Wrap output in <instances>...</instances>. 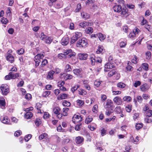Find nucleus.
Wrapping results in <instances>:
<instances>
[{"mask_svg":"<svg viewBox=\"0 0 152 152\" xmlns=\"http://www.w3.org/2000/svg\"><path fill=\"white\" fill-rule=\"evenodd\" d=\"M62 104L65 107H70L71 105L69 102L65 100L63 101Z\"/></svg>","mask_w":152,"mask_h":152,"instance_id":"nucleus-31","label":"nucleus"},{"mask_svg":"<svg viewBox=\"0 0 152 152\" xmlns=\"http://www.w3.org/2000/svg\"><path fill=\"white\" fill-rule=\"evenodd\" d=\"M44 57V56L42 54H38L35 56L34 58L35 59H39L40 60L41 59H42Z\"/></svg>","mask_w":152,"mask_h":152,"instance_id":"nucleus-35","label":"nucleus"},{"mask_svg":"<svg viewBox=\"0 0 152 152\" xmlns=\"http://www.w3.org/2000/svg\"><path fill=\"white\" fill-rule=\"evenodd\" d=\"M140 89L142 91H145L148 89L146 84H143L140 86Z\"/></svg>","mask_w":152,"mask_h":152,"instance_id":"nucleus-29","label":"nucleus"},{"mask_svg":"<svg viewBox=\"0 0 152 152\" xmlns=\"http://www.w3.org/2000/svg\"><path fill=\"white\" fill-rule=\"evenodd\" d=\"M113 112V109H107L106 110L105 112V114L106 115L109 116Z\"/></svg>","mask_w":152,"mask_h":152,"instance_id":"nucleus-40","label":"nucleus"},{"mask_svg":"<svg viewBox=\"0 0 152 152\" xmlns=\"http://www.w3.org/2000/svg\"><path fill=\"white\" fill-rule=\"evenodd\" d=\"M77 105L79 106H82L84 104V102L82 100L78 99L77 101Z\"/></svg>","mask_w":152,"mask_h":152,"instance_id":"nucleus-52","label":"nucleus"},{"mask_svg":"<svg viewBox=\"0 0 152 152\" xmlns=\"http://www.w3.org/2000/svg\"><path fill=\"white\" fill-rule=\"evenodd\" d=\"M126 110L128 112H130L132 110V105H128L126 107Z\"/></svg>","mask_w":152,"mask_h":152,"instance_id":"nucleus-57","label":"nucleus"},{"mask_svg":"<svg viewBox=\"0 0 152 152\" xmlns=\"http://www.w3.org/2000/svg\"><path fill=\"white\" fill-rule=\"evenodd\" d=\"M47 134L46 133H43L40 135L39 138L40 140H42L43 139L46 138L47 137Z\"/></svg>","mask_w":152,"mask_h":152,"instance_id":"nucleus-37","label":"nucleus"},{"mask_svg":"<svg viewBox=\"0 0 152 152\" xmlns=\"http://www.w3.org/2000/svg\"><path fill=\"white\" fill-rule=\"evenodd\" d=\"M93 118L91 116H88L85 120V123L87 124H88L92 121Z\"/></svg>","mask_w":152,"mask_h":152,"instance_id":"nucleus-32","label":"nucleus"},{"mask_svg":"<svg viewBox=\"0 0 152 152\" xmlns=\"http://www.w3.org/2000/svg\"><path fill=\"white\" fill-rule=\"evenodd\" d=\"M68 96V94H60L57 98L58 100L65 99L67 98Z\"/></svg>","mask_w":152,"mask_h":152,"instance_id":"nucleus-18","label":"nucleus"},{"mask_svg":"<svg viewBox=\"0 0 152 152\" xmlns=\"http://www.w3.org/2000/svg\"><path fill=\"white\" fill-rule=\"evenodd\" d=\"M89 23L86 21L80 22L79 23V26L83 28H85L89 25Z\"/></svg>","mask_w":152,"mask_h":152,"instance_id":"nucleus-16","label":"nucleus"},{"mask_svg":"<svg viewBox=\"0 0 152 152\" xmlns=\"http://www.w3.org/2000/svg\"><path fill=\"white\" fill-rule=\"evenodd\" d=\"M42 107V104L40 103H37L36 104V107L38 110V113H41L40 108Z\"/></svg>","mask_w":152,"mask_h":152,"instance_id":"nucleus-25","label":"nucleus"},{"mask_svg":"<svg viewBox=\"0 0 152 152\" xmlns=\"http://www.w3.org/2000/svg\"><path fill=\"white\" fill-rule=\"evenodd\" d=\"M0 89L1 91L2 94L3 95H6L9 92L10 90L9 87L6 84H3L1 85Z\"/></svg>","mask_w":152,"mask_h":152,"instance_id":"nucleus-2","label":"nucleus"},{"mask_svg":"<svg viewBox=\"0 0 152 152\" xmlns=\"http://www.w3.org/2000/svg\"><path fill=\"white\" fill-rule=\"evenodd\" d=\"M100 132L101 135L102 136H103L106 134V130H105L104 128H102V129H101Z\"/></svg>","mask_w":152,"mask_h":152,"instance_id":"nucleus-53","label":"nucleus"},{"mask_svg":"<svg viewBox=\"0 0 152 152\" xmlns=\"http://www.w3.org/2000/svg\"><path fill=\"white\" fill-rule=\"evenodd\" d=\"M6 59L9 61L11 63H12L14 61V58L12 55L10 53L8 54L7 56L6 57Z\"/></svg>","mask_w":152,"mask_h":152,"instance_id":"nucleus-12","label":"nucleus"},{"mask_svg":"<svg viewBox=\"0 0 152 152\" xmlns=\"http://www.w3.org/2000/svg\"><path fill=\"white\" fill-rule=\"evenodd\" d=\"M31 135L30 134H28L26 135L24 138L25 140L26 141H28L31 138Z\"/></svg>","mask_w":152,"mask_h":152,"instance_id":"nucleus-59","label":"nucleus"},{"mask_svg":"<svg viewBox=\"0 0 152 152\" xmlns=\"http://www.w3.org/2000/svg\"><path fill=\"white\" fill-rule=\"evenodd\" d=\"M35 123L37 126H38L41 124V120L40 119H37L35 121Z\"/></svg>","mask_w":152,"mask_h":152,"instance_id":"nucleus-54","label":"nucleus"},{"mask_svg":"<svg viewBox=\"0 0 152 152\" xmlns=\"http://www.w3.org/2000/svg\"><path fill=\"white\" fill-rule=\"evenodd\" d=\"M113 101L115 104L117 105H121L122 103V100L119 96H116L113 99Z\"/></svg>","mask_w":152,"mask_h":152,"instance_id":"nucleus-6","label":"nucleus"},{"mask_svg":"<svg viewBox=\"0 0 152 152\" xmlns=\"http://www.w3.org/2000/svg\"><path fill=\"white\" fill-rule=\"evenodd\" d=\"M145 115L146 117H152V110H149L146 112Z\"/></svg>","mask_w":152,"mask_h":152,"instance_id":"nucleus-34","label":"nucleus"},{"mask_svg":"<svg viewBox=\"0 0 152 152\" xmlns=\"http://www.w3.org/2000/svg\"><path fill=\"white\" fill-rule=\"evenodd\" d=\"M81 7L80 4H78L77 5V9L75 10V12H79L81 8Z\"/></svg>","mask_w":152,"mask_h":152,"instance_id":"nucleus-60","label":"nucleus"},{"mask_svg":"<svg viewBox=\"0 0 152 152\" xmlns=\"http://www.w3.org/2000/svg\"><path fill=\"white\" fill-rule=\"evenodd\" d=\"M126 45V42H120L119 44L121 48L125 47Z\"/></svg>","mask_w":152,"mask_h":152,"instance_id":"nucleus-58","label":"nucleus"},{"mask_svg":"<svg viewBox=\"0 0 152 152\" xmlns=\"http://www.w3.org/2000/svg\"><path fill=\"white\" fill-rule=\"evenodd\" d=\"M81 16L82 18L85 19H88L90 17V15L84 12H83L81 13Z\"/></svg>","mask_w":152,"mask_h":152,"instance_id":"nucleus-21","label":"nucleus"},{"mask_svg":"<svg viewBox=\"0 0 152 152\" xmlns=\"http://www.w3.org/2000/svg\"><path fill=\"white\" fill-rule=\"evenodd\" d=\"M1 22L2 23L6 24L8 22V20L7 18H2L1 20Z\"/></svg>","mask_w":152,"mask_h":152,"instance_id":"nucleus-55","label":"nucleus"},{"mask_svg":"<svg viewBox=\"0 0 152 152\" xmlns=\"http://www.w3.org/2000/svg\"><path fill=\"white\" fill-rule=\"evenodd\" d=\"M53 39L50 37L46 36L44 40L46 43L50 44L52 42Z\"/></svg>","mask_w":152,"mask_h":152,"instance_id":"nucleus-22","label":"nucleus"},{"mask_svg":"<svg viewBox=\"0 0 152 152\" xmlns=\"http://www.w3.org/2000/svg\"><path fill=\"white\" fill-rule=\"evenodd\" d=\"M48 63V60L47 59H44L42 61L41 66L42 67L46 65Z\"/></svg>","mask_w":152,"mask_h":152,"instance_id":"nucleus-44","label":"nucleus"},{"mask_svg":"<svg viewBox=\"0 0 152 152\" xmlns=\"http://www.w3.org/2000/svg\"><path fill=\"white\" fill-rule=\"evenodd\" d=\"M103 47L102 46H99L98 48L96 51V53L97 54H99L101 53L103 51Z\"/></svg>","mask_w":152,"mask_h":152,"instance_id":"nucleus-46","label":"nucleus"},{"mask_svg":"<svg viewBox=\"0 0 152 152\" xmlns=\"http://www.w3.org/2000/svg\"><path fill=\"white\" fill-rule=\"evenodd\" d=\"M82 36V34L80 32H76L75 33L74 35L73 36V37L76 38L77 39V40L78 38L81 37Z\"/></svg>","mask_w":152,"mask_h":152,"instance_id":"nucleus-24","label":"nucleus"},{"mask_svg":"<svg viewBox=\"0 0 152 152\" xmlns=\"http://www.w3.org/2000/svg\"><path fill=\"white\" fill-rule=\"evenodd\" d=\"M113 64L109 62L107 63L104 65V68L107 69H111L114 67Z\"/></svg>","mask_w":152,"mask_h":152,"instance_id":"nucleus-17","label":"nucleus"},{"mask_svg":"<svg viewBox=\"0 0 152 152\" xmlns=\"http://www.w3.org/2000/svg\"><path fill=\"white\" fill-rule=\"evenodd\" d=\"M98 37L101 41H102L105 39L106 35L99 33L98 34Z\"/></svg>","mask_w":152,"mask_h":152,"instance_id":"nucleus-23","label":"nucleus"},{"mask_svg":"<svg viewBox=\"0 0 152 152\" xmlns=\"http://www.w3.org/2000/svg\"><path fill=\"white\" fill-rule=\"evenodd\" d=\"M78 91L79 94L81 95H86L87 93L83 89H80L78 90Z\"/></svg>","mask_w":152,"mask_h":152,"instance_id":"nucleus-36","label":"nucleus"},{"mask_svg":"<svg viewBox=\"0 0 152 152\" xmlns=\"http://www.w3.org/2000/svg\"><path fill=\"white\" fill-rule=\"evenodd\" d=\"M10 75L11 79H15L18 78L19 77V74L18 73H15L13 72H10Z\"/></svg>","mask_w":152,"mask_h":152,"instance_id":"nucleus-13","label":"nucleus"},{"mask_svg":"<svg viewBox=\"0 0 152 152\" xmlns=\"http://www.w3.org/2000/svg\"><path fill=\"white\" fill-rule=\"evenodd\" d=\"M79 59L80 60H85L88 57V54L86 53H80L78 54Z\"/></svg>","mask_w":152,"mask_h":152,"instance_id":"nucleus-10","label":"nucleus"},{"mask_svg":"<svg viewBox=\"0 0 152 152\" xmlns=\"http://www.w3.org/2000/svg\"><path fill=\"white\" fill-rule=\"evenodd\" d=\"M1 121L4 124H7L10 122V120L7 116L1 117Z\"/></svg>","mask_w":152,"mask_h":152,"instance_id":"nucleus-9","label":"nucleus"},{"mask_svg":"<svg viewBox=\"0 0 152 152\" xmlns=\"http://www.w3.org/2000/svg\"><path fill=\"white\" fill-rule=\"evenodd\" d=\"M19 55H21L24 52V50L23 48H21L20 50L17 51Z\"/></svg>","mask_w":152,"mask_h":152,"instance_id":"nucleus-63","label":"nucleus"},{"mask_svg":"<svg viewBox=\"0 0 152 152\" xmlns=\"http://www.w3.org/2000/svg\"><path fill=\"white\" fill-rule=\"evenodd\" d=\"M142 67L144 69L147 71L148 70V65L147 63H143L142 64Z\"/></svg>","mask_w":152,"mask_h":152,"instance_id":"nucleus-42","label":"nucleus"},{"mask_svg":"<svg viewBox=\"0 0 152 152\" xmlns=\"http://www.w3.org/2000/svg\"><path fill=\"white\" fill-rule=\"evenodd\" d=\"M143 126L142 124H137L135 125V127L137 130H139L141 129Z\"/></svg>","mask_w":152,"mask_h":152,"instance_id":"nucleus-47","label":"nucleus"},{"mask_svg":"<svg viewBox=\"0 0 152 152\" xmlns=\"http://www.w3.org/2000/svg\"><path fill=\"white\" fill-rule=\"evenodd\" d=\"M116 72L115 70L113 69L109 72L108 73V75L109 77H111L115 74Z\"/></svg>","mask_w":152,"mask_h":152,"instance_id":"nucleus-43","label":"nucleus"},{"mask_svg":"<svg viewBox=\"0 0 152 152\" xmlns=\"http://www.w3.org/2000/svg\"><path fill=\"white\" fill-rule=\"evenodd\" d=\"M65 82L64 81L62 80H60L57 83L58 86L60 87L64 84Z\"/></svg>","mask_w":152,"mask_h":152,"instance_id":"nucleus-51","label":"nucleus"},{"mask_svg":"<svg viewBox=\"0 0 152 152\" xmlns=\"http://www.w3.org/2000/svg\"><path fill=\"white\" fill-rule=\"evenodd\" d=\"M60 109L58 107H56L53 109V111L55 114L57 115L60 113Z\"/></svg>","mask_w":152,"mask_h":152,"instance_id":"nucleus-45","label":"nucleus"},{"mask_svg":"<svg viewBox=\"0 0 152 152\" xmlns=\"http://www.w3.org/2000/svg\"><path fill=\"white\" fill-rule=\"evenodd\" d=\"M121 15L127 17L129 15V13L128 12V10L126 7L121 9Z\"/></svg>","mask_w":152,"mask_h":152,"instance_id":"nucleus-14","label":"nucleus"},{"mask_svg":"<svg viewBox=\"0 0 152 152\" xmlns=\"http://www.w3.org/2000/svg\"><path fill=\"white\" fill-rule=\"evenodd\" d=\"M63 54L64 56L67 55V57L69 58L75 56L76 53L74 52H72V50L69 49L65 50Z\"/></svg>","mask_w":152,"mask_h":152,"instance_id":"nucleus-3","label":"nucleus"},{"mask_svg":"<svg viewBox=\"0 0 152 152\" xmlns=\"http://www.w3.org/2000/svg\"><path fill=\"white\" fill-rule=\"evenodd\" d=\"M93 31V29L91 27H88L86 29V32L87 34H91Z\"/></svg>","mask_w":152,"mask_h":152,"instance_id":"nucleus-27","label":"nucleus"},{"mask_svg":"<svg viewBox=\"0 0 152 152\" xmlns=\"http://www.w3.org/2000/svg\"><path fill=\"white\" fill-rule=\"evenodd\" d=\"M51 92L50 91H45L42 94V96L44 97H47L50 94Z\"/></svg>","mask_w":152,"mask_h":152,"instance_id":"nucleus-38","label":"nucleus"},{"mask_svg":"<svg viewBox=\"0 0 152 152\" xmlns=\"http://www.w3.org/2000/svg\"><path fill=\"white\" fill-rule=\"evenodd\" d=\"M69 38L67 36H64L61 40V43L62 45H66L69 43Z\"/></svg>","mask_w":152,"mask_h":152,"instance_id":"nucleus-8","label":"nucleus"},{"mask_svg":"<svg viewBox=\"0 0 152 152\" xmlns=\"http://www.w3.org/2000/svg\"><path fill=\"white\" fill-rule=\"evenodd\" d=\"M22 134L21 131H17L14 133V135L16 137H18L20 135Z\"/></svg>","mask_w":152,"mask_h":152,"instance_id":"nucleus-62","label":"nucleus"},{"mask_svg":"<svg viewBox=\"0 0 152 152\" xmlns=\"http://www.w3.org/2000/svg\"><path fill=\"white\" fill-rule=\"evenodd\" d=\"M145 55H146V59L148 60H150L151 57V54L150 52L147 51L145 53Z\"/></svg>","mask_w":152,"mask_h":152,"instance_id":"nucleus-41","label":"nucleus"},{"mask_svg":"<svg viewBox=\"0 0 152 152\" xmlns=\"http://www.w3.org/2000/svg\"><path fill=\"white\" fill-rule=\"evenodd\" d=\"M88 44L87 39L85 38H83L77 42L76 46L77 47H86Z\"/></svg>","mask_w":152,"mask_h":152,"instance_id":"nucleus-1","label":"nucleus"},{"mask_svg":"<svg viewBox=\"0 0 152 152\" xmlns=\"http://www.w3.org/2000/svg\"><path fill=\"white\" fill-rule=\"evenodd\" d=\"M113 9L115 12H119L121 11L122 7L121 5H117L114 6L113 7Z\"/></svg>","mask_w":152,"mask_h":152,"instance_id":"nucleus-11","label":"nucleus"},{"mask_svg":"<svg viewBox=\"0 0 152 152\" xmlns=\"http://www.w3.org/2000/svg\"><path fill=\"white\" fill-rule=\"evenodd\" d=\"M25 98L28 100H29L31 98V95L30 94H27L25 95Z\"/></svg>","mask_w":152,"mask_h":152,"instance_id":"nucleus-61","label":"nucleus"},{"mask_svg":"<svg viewBox=\"0 0 152 152\" xmlns=\"http://www.w3.org/2000/svg\"><path fill=\"white\" fill-rule=\"evenodd\" d=\"M69 110V108L66 107L64 108L63 109V115L64 116L67 115V112Z\"/></svg>","mask_w":152,"mask_h":152,"instance_id":"nucleus-39","label":"nucleus"},{"mask_svg":"<svg viewBox=\"0 0 152 152\" xmlns=\"http://www.w3.org/2000/svg\"><path fill=\"white\" fill-rule=\"evenodd\" d=\"M113 104L112 101L110 99H108L104 105V107L105 108H109L112 107Z\"/></svg>","mask_w":152,"mask_h":152,"instance_id":"nucleus-7","label":"nucleus"},{"mask_svg":"<svg viewBox=\"0 0 152 152\" xmlns=\"http://www.w3.org/2000/svg\"><path fill=\"white\" fill-rule=\"evenodd\" d=\"M115 111L118 113L120 114L122 112L121 107L120 106H117L115 108Z\"/></svg>","mask_w":152,"mask_h":152,"instance_id":"nucleus-48","label":"nucleus"},{"mask_svg":"<svg viewBox=\"0 0 152 152\" xmlns=\"http://www.w3.org/2000/svg\"><path fill=\"white\" fill-rule=\"evenodd\" d=\"M46 36L44 34L43 32H42L39 36L40 39L42 40H44Z\"/></svg>","mask_w":152,"mask_h":152,"instance_id":"nucleus-49","label":"nucleus"},{"mask_svg":"<svg viewBox=\"0 0 152 152\" xmlns=\"http://www.w3.org/2000/svg\"><path fill=\"white\" fill-rule=\"evenodd\" d=\"M74 73L78 77H83L82 70L81 69H76L73 70Z\"/></svg>","mask_w":152,"mask_h":152,"instance_id":"nucleus-4","label":"nucleus"},{"mask_svg":"<svg viewBox=\"0 0 152 152\" xmlns=\"http://www.w3.org/2000/svg\"><path fill=\"white\" fill-rule=\"evenodd\" d=\"M54 71L53 70L50 71L48 73L47 76V79L49 80H51L53 79V75L54 73Z\"/></svg>","mask_w":152,"mask_h":152,"instance_id":"nucleus-20","label":"nucleus"},{"mask_svg":"<svg viewBox=\"0 0 152 152\" xmlns=\"http://www.w3.org/2000/svg\"><path fill=\"white\" fill-rule=\"evenodd\" d=\"M141 82L139 81H137L135 82L134 84V86L136 88L139 86L141 84Z\"/></svg>","mask_w":152,"mask_h":152,"instance_id":"nucleus-64","label":"nucleus"},{"mask_svg":"<svg viewBox=\"0 0 152 152\" xmlns=\"http://www.w3.org/2000/svg\"><path fill=\"white\" fill-rule=\"evenodd\" d=\"M63 4L62 2H57L55 5V7L56 8L59 9L62 7Z\"/></svg>","mask_w":152,"mask_h":152,"instance_id":"nucleus-30","label":"nucleus"},{"mask_svg":"<svg viewBox=\"0 0 152 152\" xmlns=\"http://www.w3.org/2000/svg\"><path fill=\"white\" fill-rule=\"evenodd\" d=\"M83 138L80 136H78L75 139L76 142L77 144H80L83 141Z\"/></svg>","mask_w":152,"mask_h":152,"instance_id":"nucleus-15","label":"nucleus"},{"mask_svg":"<svg viewBox=\"0 0 152 152\" xmlns=\"http://www.w3.org/2000/svg\"><path fill=\"white\" fill-rule=\"evenodd\" d=\"M91 64L92 66H94L95 64L96 61L95 57L94 55H92L90 58Z\"/></svg>","mask_w":152,"mask_h":152,"instance_id":"nucleus-28","label":"nucleus"},{"mask_svg":"<svg viewBox=\"0 0 152 152\" xmlns=\"http://www.w3.org/2000/svg\"><path fill=\"white\" fill-rule=\"evenodd\" d=\"M80 87V85H76L72 88H71V91L74 93L76 90L78 88Z\"/></svg>","mask_w":152,"mask_h":152,"instance_id":"nucleus-50","label":"nucleus"},{"mask_svg":"<svg viewBox=\"0 0 152 152\" xmlns=\"http://www.w3.org/2000/svg\"><path fill=\"white\" fill-rule=\"evenodd\" d=\"M5 105V102L4 99H0V106H4Z\"/></svg>","mask_w":152,"mask_h":152,"instance_id":"nucleus-56","label":"nucleus"},{"mask_svg":"<svg viewBox=\"0 0 152 152\" xmlns=\"http://www.w3.org/2000/svg\"><path fill=\"white\" fill-rule=\"evenodd\" d=\"M33 113L30 112H28L24 115V117L26 119H30L33 116Z\"/></svg>","mask_w":152,"mask_h":152,"instance_id":"nucleus-19","label":"nucleus"},{"mask_svg":"<svg viewBox=\"0 0 152 152\" xmlns=\"http://www.w3.org/2000/svg\"><path fill=\"white\" fill-rule=\"evenodd\" d=\"M82 117L81 115L75 114L73 117L72 121L74 123H76L82 121Z\"/></svg>","mask_w":152,"mask_h":152,"instance_id":"nucleus-5","label":"nucleus"},{"mask_svg":"<svg viewBox=\"0 0 152 152\" xmlns=\"http://www.w3.org/2000/svg\"><path fill=\"white\" fill-rule=\"evenodd\" d=\"M72 70V68L71 66L69 64L66 65L65 66V71L66 72H68Z\"/></svg>","mask_w":152,"mask_h":152,"instance_id":"nucleus-33","label":"nucleus"},{"mask_svg":"<svg viewBox=\"0 0 152 152\" xmlns=\"http://www.w3.org/2000/svg\"><path fill=\"white\" fill-rule=\"evenodd\" d=\"M117 86L118 88H123L125 87L126 85L122 82H120L117 84Z\"/></svg>","mask_w":152,"mask_h":152,"instance_id":"nucleus-26","label":"nucleus"}]
</instances>
